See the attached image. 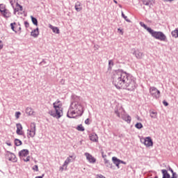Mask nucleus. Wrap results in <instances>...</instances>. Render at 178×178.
Returning <instances> with one entry per match:
<instances>
[{
	"instance_id": "obj_1",
	"label": "nucleus",
	"mask_w": 178,
	"mask_h": 178,
	"mask_svg": "<svg viewBox=\"0 0 178 178\" xmlns=\"http://www.w3.org/2000/svg\"><path fill=\"white\" fill-rule=\"evenodd\" d=\"M112 81L113 86L118 90L123 88V90H128V91H134L137 88L136 78L123 70H118L113 72Z\"/></svg>"
},
{
	"instance_id": "obj_2",
	"label": "nucleus",
	"mask_w": 178,
	"mask_h": 178,
	"mask_svg": "<svg viewBox=\"0 0 178 178\" xmlns=\"http://www.w3.org/2000/svg\"><path fill=\"white\" fill-rule=\"evenodd\" d=\"M72 102L70 105V108L69 109L67 116L70 119H74L76 117L73 116V115H78V116H83V113H84V108L81 105L80 102V97L72 95Z\"/></svg>"
},
{
	"instance_id": "obj_3",
	"label": "nucleus",
	"mask_w": 178,
	"mask_h": 178,
	"mask_svg": "<svg viewBox=\"0 0 178 178\" xmlns=\"http://www.w3.org/2000/svg\"><path fill=\"white\" fill-rule=\"evenodd\" d=\"M54 110L49 111V113L53 118H56V119H60L62 118V104H56V103L53 104Z\"/></svg>"
},
{
	"instance_id": "obj_4",
	"label": "nucleus",
	"mask_w": 178,
	"mask_h": 178,
	"mask_svg": "<svg viewBox=\"0 0 178 178\" xmlns=\"http://www.w3.org/2000/svg\"><path fill=\"white\" fill-rule=\"evenodd\" d=\"M114 112L115 115H117L118 118H120V113H121V118L122 120H124L125 122H127L128 123H131V117L127 114H123V112H124V110L122 107L120 108H115L114 110Z\"/></svg>"
},
{
	"instance_id": "obj_5",
	"label": "nucleus",
	"mask_w": 178,
	"mask_h": 178,
	"mask_svg": "<svg viewBox=\"0 0 178 178\" xmlns=\"http://www.w3.org/2000/svg\"><path fill=\"white\" fill-rule=\"evenodd\" d=\"M149 34L154 38H156V40H159V41H166V35L161 31H155L152 29Z\"/></svg>"
},
{
	"instance_id": "obj_6",
	"label": "nucleus",
	"mask_w": 178,
	"mask_h": 178,
	"mask_svg": "<svg viewBox=\"0 0 178 178\" xmlns=\"http://www.w3.org/2000/svg\"><path fill=\"white\" fill-rule=\"evenodd\" d=\"M35 122H31V129L27 130L28 138H30V137H31V138H33V137L35 136Z\"/></svg>"
},
{
	"instance_id": "obj_7",
	"label": "nucleus",
	"mask_w": 178,
	"mask_h": 178,
	"mask_svg": "<svg viewBox=\"0 0 178 178\" xmlns=\"http://www.w3.org/2000/svg\"><path fill=\"white\" fill-rule=\"evenodd\" d=\"M149 92H150L151 95L153 96L154 98H156V99H158V98H159V97L161 95V91H159L155 87L150 88Z\"/></svg>"
},
{
	"instance_id": "obj_8",
	"label": "nucleus",
	"mask_w": 178,
	"mask_h": 178,
	"mask_svg": "<svg viewBox=\"0 0 178 178\" xmlns=\"http://www.w3.org/2000/svg\"><path fill=\"white\" fill-rule=\"evenodd\" d=\"M140 142L147 147H152L154 145V142H152V139L149 136L141 139Z\"/></svg>"
},
{
	"instance_id": "obj_9",
	"label": "nucleus",
	"mask_w": 178,
	"mask_h": 178,
	"mask_svg": "<svg viewBox=\"0 0 178 178\" xmlns=\"http://www.w3.org/2000/svg\"><path fill=\"white\" fill-rule=\"evenodd\" d=\"M131 53L133 54V55H135L137 59H143V52H140V50H136V49H132Z\"/></svg>"
},
{
	"instance_id": "obj_10",
	"label": "nucleus",
	"mask_w": 178,
	"mask_h": 178,
	"mask_svg": "<svg viewBox=\"0 0 178 178\" xmlns=\"http://www.w3.org/2000/svg\"><path fill=\"white\" fill-rule=\"evenodd\" d=\"M29 154V149H24L19 152V156L21 159H23L24 158H25V156H27Z\"/></svg>"
},
{
	"instance_id": "obj_11",
	"label": "nucleus",
	"mask_w": 178,
	"mask_h": 178,
	"mask_svg": "<svg viewBox=\"0 0 178 178\" xmlns=\"http://www.w3.org/2000/svg\"><path fill=\"white\" fill-rule=\"evenodd\" d=\"M85 156L90 163H95V162H97V159H95L92 155L90 154V153H85Z\"/></svg>"
},
{
	"instance_id": "obj_12",
	"label": "nucleus",
	"mask_w": 178,
	"mask_h": 178,
	"mask_svg": "<svg viewBox=\"0 0 178 178\" xmlns=\"http://www.w3.org/2000/svg\"><path fill=\"white\" fill-rule=\"evenodd\" d=\"M16 127H17V131H16L17 134H18V136H23L24 132L23 131H22L23 130V126H22V124L17 123L16 124Z\"/></svg>"
},
{
	"instance_id": "obj_13",
	"label": "nucleus",
	"mask_w": 178,
	"mask_h": 178,
	"mask_svg": "<svg viewBox=\"0 0 178 178\" xmlns=\"http://www.w3.org/2000/svg\"><path fill=\"white\" fill-rule=\"evenodd\" d=\"M75 159H76V156H70L65 161L63 166H66L67 167L70 163V162H73V160H75Z\"/></svg>"
},
{
	"instance_id": "obj_14",
	"label": "nucleus",
	"mask_w": 178,
	"mask_h": 178,
	"mask_svg": "<svg viewBox=\"0 0 178 178\" xmlns=\"http://www.w3.org/2000/svg\"><path fill=\"white\" fill-rule=\"evenodd\" d=\"M89 138L90 141H93V143H97L98 141V136L95 133L90 134Z\"/></svg>"
},
{
	"instance_id": "obj_15",
	"label": "nucleus",
	"mask_w": 178,
	"mask_h": 178,
	"mask_svg": "<svg viewBox=\"0 0 178 178\" xmlns=\"http://www.w3.org/2000/svg\"><path fill=\"white\" fill-rule=\"evenodd\" d=\"M112 161L115 166H117L118 169H119V165H120V159H118L116 156L112 157Z\"/></svg>"
},
{
	"instance_id": "obj_16",
	"label": "nucleus",
	"mask_w": 178,
	"mask_h": 178,
	"mask_svg": "<svg viewBox=\"0 0 178 178\" xmlns=\"http://www.w3.org/2000/svg\"><path fill=\"white\" fill-rule=\"evenodd\" d=\"M31 35L32 37H33L34 38H37V37H38V35H40V31H39L38 28H36L35 29L32 31L31 33Z\"/></svg>"
},
{
	"instance_id": "obj_17",
	"label": "nucleus",
	"mask_w": 178,
	"mask_h": 178,
	"mask_svg": "<svg viewBox=\"0 0 178 178\" xmlns=\"http://www.w3.org/2000/svg\"><path fill=\"white\" fill-rule=\"evenodd\" d=\"M161 173L163 175V177L162 178H170V174H169V172H168V170H161Z\"/></svg>"
},
{
	"instance_id": "obj_18",
	"label": "nucleus",
	"mask_w": 178,
	"mask_h": 178,
	"mask_svg": "<svg viewBox=\"0 0 178 178\" xmlns=\"http://www.w3.org/2000/svg\"><path fill=\"white\" fill-rule=\"evenodd\" d=\"M49 27L52 30L53 33H55L56 34H59L60 31L58 27L54 26L51 24H49Z\"/></svg>"
},
{
	"instance_id": "obj_19",
	"label": "nucleus",
	"mask_w": 178,
	"mask_h": 178,
	"mask_svg": "<svg viewBox=\"0 0 178 178\" xmlns=\"http://www.w3.org/2000/svg\"><path fill=\"white\" fill-rule=\"evenodd\" d=\"M1 15H3V17H10V12L8 9L1 11Z\"/></svg>"
},
{
	"instance_id": "obj_20",
	"label": "nucleus",
	"mask_w": 178,
	"mask_h": 178,
	"mask_svg": "<svg viewBox=\"0 0 178 178\" xmlns=\"http://www.w3.org/2000/svg\"><path fill=\"white\" fill-rule=\"evenodd\" d=\"M140 24L141 26V27H143L145 29V30H147V31L149 33H151V31L152 30V29L148 27L145 24H144L143 22H140Z\"/></svg>"
},
{
	"instance_id": "obj_21",
	"label": "nucleus",
	"mask_w": 178,
	"mask_h": 178,
	"mask_svg": "<svg viewBox=\"0 0 178 178\" xmlns=\"http://www.w3.org/2000/svg\"><path fill=\"white\" fill-rule=\"evenodd\" d=\"M75 9L76 12H80L81 10V3L79 1H77L75 4Z\"/></svg>"
},
{
	"instance_id": "obj_22",
	"label": "nucleus",
	"mask_w": 178,
	"mask_h": 178,
	"mask_svg": "<svg viewBox=\"0 0 178 178\" xmlns=\"http://www.w3.org/2000/svg\"><path fill=\"white\" fill-rule=\"evenodd\" d=\"M104 163H105L106 168H112V163H111V162H110L108 159H104Z\"/></svg>"
},
{
	"instance_id": "obj_23",
	"label": "nucleus",
	"mask_w": 178,
	"mask_h": 178,
	"mask_svg": "<svg viewBox=\"0 0 178 178\" xmlns=\"http://www.w3.org/2000/svg\"><path fill=\"white\" fill-rule=\"evenodd\" d=\"M171 34L174 38H178V29H176L175 30L172 31L171 32Z\"/></svg>"
},
{
	"instance_id": "obj_24",
	"label": "nucleus",
	"mask_w": 178,
	"mask_h": 178,
	"mask_svg": "<svg viewBox=\"0 0 178 178\" xmlns=\"http://www.w3.org/2000/svg\"><path fill=\"white\" fill-rule=\"evenodd\" d=\"M31 19L32 21L33 24H34L35 26H38V20L37 19V18L31 16Z\"/></svg>"
},
{
	"instance_id": "obj_25",
	"label": "nucleus",
	"mask_w": 178,
	"mask_h": 178,
	"mask_svg": "<svg viewBox=\"0 0 178 178\" xmlns=\"http://www.w3.org/2000/svg\"><path fill=\"white\" fill-rule=\"evenodd\" d=\"M14 143H15V145H16V147H19V145H22L23 144L22 140H20L17 138L15 139Z\"/></svg>"
},
{
	"instance_id": "obj_26",
	"label": "nucleus",
	"mask_w": 178,
	"mask_h": 178,
	"mask_svg": "<svg viewBox=\"0 0 178 178\" xmlns=\"http://www.w3.org/2000/svg\"><path fill=\"white\" fill-rule=\"evenodd\" d=\"M26 113L28 115H33V113H34V111H33L32 108L28 107V108H26Z\"/></svg>"
},
{
	"instance_id": "obj_27",
	"label": "nucleus",
	"mask_w": 178,
	"mask_h": 178,
	"mask_svg": "<svg viewBox=\"0 0 178 178\" xmlns=\"http://www.w3.org/2000/svg\"><path fill=\"white\" fill-rule=\"evenodd\" d=\"M135 127L136 129H138V130H140V129H143V124L141 122H137L135 124Z\"/></svg>"
},
{
	"instance_id": "obj_28",
	"label": "nucleus",
	"mask_w": 178,
	"mask_h": 178,
	"mask_svg": "<svg viewBox=\"0 0 178 178\" xmlns=\"http://www.w3.org/2000/svg\"><path fill=\"white\" fill-rule=\"evenodd\" d=\"M76 129L78 130V131H84L86 130L82 124L78 125Z\"/></svg>"
},
{
	"instance_id": "obj_29",
	"label": "nucleus",
	"mask_w": 178,
	"mask_h": 178,
	"mask_svg": "<svg viewBox=\"0 0 178 178\" xmlns=\"http://www.w3.org/2000/svg\"><path fill=\"white\" fill-rule=\"evenodd\" d=\"M143 5H145L146 6H149L151 5V0H143Z\"/></svg>"
},
{
	"instance_id": "obj_30",
	"label": "nucleus",
	"mask_w": 178,
	"mask_h": 178,
	"mask_svg": "<svg viewBox=\"0 0 178 178\" xmlns=\"http://www.w3.org/2000/svg\"><path fill=\"white\" fill-rule=\"evenodd\" d=\"M9 161H13V162H16V161H17V159L16 158L15 154H11V158L9 159Z\"/></svg>"
},
{
	"instance_id": "obj_31",
	"label": "nucleus",
	"mask_w": 178,
	"mask_h": 178,
	"mask_svg": "<svg viewBox=\"0 0 178 178\" xmlns=\"http://www.w3.org/2000/svg\"><path fill=\"white\" fill-rule=\"evenodd\" d=\"M112 66H113V61H112V60H110L108 61V70H112Z\"/></svg>"
},
{
	"instance_id": "obj_32",
	"label": "nucleus",
	"mask_w": 178,
	"mask_h": 178,
	"mask_svg": "<svg viewBox=\"0 0 178 178\" xmlns=\"http://www.w3.org/2000/svg\"><path fill=\"white\" fill-rule=\"evenodd\" d=\"M156 115H157V113L155 112V111H152L150 112V116L151 118H152L153 119H155L156 118Z\"/></svg>"
},
{
	"instance_id": "obj_33",
	"label": "nucleus",
	"mask_w": 178,
	"mask_h": 178,
	"mask_svg": "<svg viewBox=\"0 0 178 178\" xmlns=\"http://www.w3.org/2000/svg\"><path fill=\"white\" fill-rule=\"evenodd\" d=\"M15 26H16V22H13L10 24L11 30H13V31H15V33H17V31L15 30Z\"/></svg>"
},
{
	"instance_id": "obj_34",
	"label": "nucleus",
	"mask_w": 178,
	"mask_h": 178,
	"mask_svg": "<svg viewBox=\"0 0 178 178\" xmlns=\"http://www.w3.org/2000/svg\"><path fill=\"white\" fill-rule=\"evenodd\" d=\"M122 17H123V19H124L126 22H127L128 23H130L131 22L130 19H127V16H125L123 12H122Z\"/></svg>"
},
{
	"instance_id": "obj_35",
	"label": "nucleus",
	"mask_w": 178,
	"mask_h": 178,
	"mask_svg": "<svg viewBox=\"0 0 178 178\" xmlns=\"http://www.w3.org/2000/svg\"><path fill=\"white\" fill-rule=\"evenodd\" d=\"M4 10H6V8H5V5L0 4V12L2 13Z\"/></svg>"
},
{
	"instance_id": "obj_36",
	"label": "nucleus",
	"mask_w": 178,
	"mask_h": 178,
	"mask_svg": "<svg viewBox=\"0 0 178 178\" xmlns=\"http://www.w3.org/2000/svg\"><path fill=\"white\" fill-rule=\"evenodd\" d=\"M16 8H19V10L22 11L23 10V6L20 4H19V3H16Z\"/></svg>"
},
{
	"instance_id": "obj_37",
	"label": "nucleus",
	"mask_w": 178,
	"mask_h": 178,
	"mask_svg": "<svg viewBox=\"0 0 178 178\" xmlns=\"http://www.w3.org/2000/svg\"><path fill=\"white\" fill-rule=\"evenodd\" d=\"M22 115V113H20V111H17L16 113H15V118H17V119H19V118H20V115Z\"/></svg>"
},
{
	"instance_id": "obj_38",
	"label": "nucleus",
	"mask_w": 178,
	"mask_h": 178,
	"mask_svg": "<svg viewBox=\"0 0 178 178\" xmlns=\"http://www.w3.org/2000/svg\"><path fill=\"white\" fill-rule=\"evenodd\" d=\"M40 65H41V66H48V64H47V61L44 60L42 62H40Z\"/></svg>"
},
{
	"instance_id": "obj_39",
	"label": "nucleus",
	"mask_w": 178,
	"mask_h": 178,
	"mask_svg": "<svg viewBox=\"0 0 178 178\" xmlns=\"http://www.w3.org/2000/svg\"><path fill=\"white\" fill-rule=\"evenodd\" d=\"M178 176H177V174L174 172H172V177H170V178H177Z\"/></svg>"
},
{
	"instance_id": "obj_40",
	"label": "nucleus",
	"mask_w": 178,
	"mask_h": 178,
	"mask_svg": "<svg viewBox=\"0 0 178 178\" xmlns=\"http://www.w3.org/2000/svg\"><path fill=\"white\" fill-rule=\"evenodd\" d=\"M10 3L11 5V6L13 7V9H15V0H10Z\"/></svg>"
},
{
	"instance_id": "obj_41",
	"label": "nucleus",
	"mask_w": 178,
	"mask_h": 178,
	"mask_svg": "<svg viewBox=\"0 0 178 178\" xmlns=\"http://www.w3.org/2000/svg\"><path fill=\"white\" fill-rule=\"evenodd\" d=\"M24 26H25L26 29H29V27L30 26V24H29V22L25 21L24 22Z\"/></svg>"
},
{
	"instance_id": "obj_42",
	"label": "nucleus",
	"mask_w": 178,
	"mask_h": 178,
	"mask_svg": "<svg viewBox=\"0 0 178 178\" xmlns=\"http://www.w3.org/2000/svg\"><path fill=\"white\" fill-rule=\"evenodd\" d=\"M24 162L30 161V156H27L26 159H22Z\"/></svg>"
},
{
	"instance_id": "obj_43",
	"label": "nucleus",
	"mask_w": 178,
	"mask_h": 178,
	"mask_svg": "<svg viewBox=\"0 0 178 178\" xmlns=\"http://www.w3.org/2000/svg\"><path fill=\"white\" fill-rule=\"evenodd\" d=\"M33 170H35V172H38V165H35L33 167Z\"/></svg>"
},
{
	"instance_id": "obj_44",
	"label": "nucleus",
	"mask_w": 178,
	"mask_h": 178,
	"mask_svg": "<svg viewBox=\"0 0 178 178\" xmlns=\"http://www.w3.org/2000/svg\"><path fill=\"white\" fill-rule=\"evenodd\" d=\"M167 170H169L170 172H171V173H173L175 171H173V169H172V168H170V166H168L167 168Z\"/></svg>"
},
{
	"instance_id": "obj_45",
	"label": "nucleus",
	"mask_w": 178,
	"mask_h": 178,
	"mask_svg": "<svg viewBox=\"0 0 178 178\" xmlns=\"http://www.w3.org/2000/svg\"><path fill=\"white\" fill-rule=\"evenodd\" d=\"M13 9H14V15H16V13L19 12V10L18 7H16V8L14 7Z\"/></svg>"
},
{
	"instance_id": "obj_46",
	"label": "nucleus",
	"mask_w": 178,
	"mask_h": 178,
	"mask_svg": "<svg viewBox=\"0 0 178 178\" xmlns=\"http://www.w3.org/2000/svg\"><path fill=\"white\" fill-rule=\"evenodd\" d=\"M163 104L164 106H168L169 105V103H168V102H166L165 100L163 101Z\"/></svg>"
},
{
	"instance_id": "obj_47",
	"label": "nucleus",
	"mask_w": 178,
	"mask_h": 178,
	"mask_svg": "<svg viewBox=\"0 0 178 178\" xmlns=\"http://www.w3.org/2000/svg\"><path fill=\"white\" fill-rule=\"evenodd\" d=\"M3 48V43L2 42V40H0V49H2Z\"/></svg>"
},
{
	"instance_id": "obj_48",
	"label": "nucleus",
	"mask_w": 178,
	"mask_h": 178,
	"mask_svg": "<svg viewBox=\"0 0 178 178\" xmlns=\"http://www.w3.org/2000/svg\"><path fill=\"white\" fill-rule=\"evenodd\" d=\"M85 124H90V119H89V118H88V119H86V120H85Z\"/></svg>"
},
{
	"instance_id": "obj_49",
	"label": "nucleus",
	"mask_w": 178,
	"mask_h": 178,
	"mask_svg": "<svg viewBox=\"0 0 178 178\" xmlns=\"http://www.w3.org/2000/svg\"><path fill=\"white\" fill-rule=\"evenodd\" d=\"M120 163H122L123 165H126V162L125 161H122V160H120Z\"/></svg>"
},
{
	"instance_id": "obj_50",
	"label": "nucleus",
	"mask_w": 178,
	"mask_h": 178,
	"mask_svg": "<svg viewBox=\"0 0 178 178\" xmlns=\"http://www.w3.org/2000/svg\"><path fill=\"white\" fill-rule=\"evenodd\" d=\"M102 158H106V155L104 154V152H102Z\"/></svg>"
},
{
	"instance_id": "obj_51",
	"label": "nucleus",
	"mask_w": 178,
	"mask_h": 178,
	"mask_svg": "<svg viewBox=\"0 0 178 178\" xmlns=\"http://www.w3.org/2000/svg\"><path fill=\"white\" fill-rule=\"evenodd\" d=\"M54 104H60V101L57 100L56 102H54Z\"/></svg>"
},
{
	"instance_id": "obj_52",
	"label": "nucleus",
	"mask_w": 178,
	"mask_h": 178,
	"mask_svg": "<svg viewBox=\"0 0 178 178\" xmlns=\"http://www.w3.org/2000/svg\"><path fill=\"white\" fill-rule=\"evenodd\" d=\"M63 168H65V166H61V167H60V170L61 171V172H63Z\"/></svg>"
},
{
	"instance_id": "obj_53",
	"label": "nucleus",
	"mask_w": 178,
	"mask_h": 178,
	"mask_svg": "<svg viewBox=\"0 0 178 178\" xmlns=\"http://www.w3.org/2000/svg\"><path fill=\"white\" fill-rule=\"evenodd\" d=\"M44 177V174L42 176H38L35 177V178H43Z\"/></svg>"
},
{
	"instance_id": "obj_54",
	"label": "nucleus",
	"mask_w": 178,
	"mask_h": 178,
	"mask_svg": "<svg viewBox=\"0 0 178 178\" xmlns=\"http://www.w3.org/2000/svg\"><path fill=\"white\" fill-rule=\"evenodd\" d=\"M118 31H120V33H121L122 34H123V31L122 29H118Z\"/></svg>"
},
{
	"instance_id": "obj_55",
	"label": "nucleus",
	"mask_w": 178,
	"mask_h": 178,
	"mask_svg": "<svg viewBox=\"0 0 178 178\" xmlns=\"http://www.w3.org/2000/svg\"><path fill=\"white\" fill-rule=\"evenodd\" d=\"M7 145H8V147H12V143H6Z\"/></svg>"
},
{
	"instance_id": "obj_56",
	"label": "nucleus",
	"mask_w": 178,
	"mask_h": 178,
	"mask_svg": "<svg viewBox=\"0 0 178 178\" xmlns=\"http://www.w3.org/2000/svg\"><path fill=\"white\" fill-rule=\"evenodd\" d=\"M114 3H118V1L113 0Z\"/></svg>"
},
{
	"instance_id": "obj_57",
	"label": "nucleus",
	"mask_w": 178,
	"mask_h": 178,
	"mask_svg": "<svg viewBox=\"0 0 178 178\" xmlns=\"http://www.w3.org/2000/svg\"><path fill=\"white\" fill-rule=\"evenodd\" d=\"M168 2H172V1H175V0H168Z\"/></svg>"
},
{
	"instance_id": "obj_58",
	"label": "nucleus",
	"mask_w": 178,
	"mask_h": 178,
	"mask_svg": "<svg viewBox=\"0 0 178 178\" xmlns=\"http://www.w3.org/2000/svg\"><path fill=\"white\" fill-rule=\"evenodd\" d=\"M19 31L22 30V27H19Z\"/></svg>"
}]
</instances>
